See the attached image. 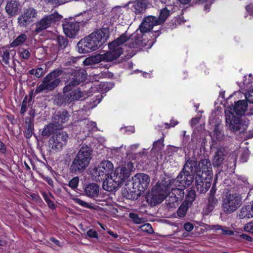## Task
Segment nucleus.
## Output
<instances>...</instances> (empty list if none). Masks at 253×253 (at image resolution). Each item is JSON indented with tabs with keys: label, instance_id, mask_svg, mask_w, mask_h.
<instances>
[{
	"label": "nucleus",
	"instance_id": "nucleus-7",
	"mask_svg": "<svg viewBox=\"0 0 253 253\" xmlns=\"http://www.w3.org/2000/svg\"><path fill=\"white\" fill-rule=\"evenodd\" d=\"M68 134L63 131H58L53 134L49 140V151L56 153L61 151L68 141Z\"/></svg>",
	"mask_w": 253,
	"mask_h": 253
},
{
	"label": "nucleus",
	"instance_id": "nucleus-51",
	"mask_svg": "<svg viewBox=\"0 0 253 253\" xmlns=\"http://www.w3.org/2000/svg\"><path fill=\"white\" fill-rule=\"evenodd\" d=\"M79 182V178L78 177L76 176L73 178L69 183V186L71 187L72 189H76L78 185Z\"/></svg>",
	"mask_w": 253,
	"mask_h": 253
},
{
	"label": "nucleus",
	"instance_id": "nucleus-36",
	"mask_svg": "<svg viewBox=\"0 0 253 253\" xmlns=\"http://www.w3.org/2000/svg\"><path fill=\"white\" fill-rule=\"evenodd\" d=\"M171 14V11L169 10L167 7H165L161 10L160 15L158 18L159 23L161 24L163 23Z\"/></svg>",
	"mask_w": 253,
	"mask_h": 253
},
{
	"label": "nucleus",
	"instance_id": "nucleus-19",
	"mask_svg": "<svg viewBox=\"0 0 253 253\" xmlns=\"http://www.w3.org/2000/svg\"><path fill=\"white\" fill-rule=\"evenodd\" d=\"M158 18L154 16H148L145 17L139 26L141 33L150 31L155 26L160 25Z\"/></svg>",
	"mask_w": 253,
	"mask_h": 253
},
{
	"label": "nucleus",
	"instance_id": "nucleus-3",
	"mask_svg": "<svg viewBox=\"0 0 253 253\" xmlns=\"http://www.w3.org/2000/svg\"><path fill=\"white\" fill-rule=\"evenodd\" d=\"M92 151L87 146H83L73 159L70 170L72 173H80L88 166L91 159Z\"/></svg>",
	"mask_w": 253,
	"mask_h": 253
},
{
	"label": "nucleus",
	"instance_id": "nucleus-56",
	"mask_svg": "<svg viewBox=\"0 0 253 253\" xmlns=\"http://www.w3.org/2000/svg\"><path fill=\"white\" fill-rule=\"evenodd\" d=\"M87 235L90 238H97L98 237L97 232L93 229H89L87 232Z\"/></svg>",
	"mask_w": 253,
	"mask_h": 253
},
{
	"label": "nucleus",
	"instance_id": "nucleus-47",
	"mask_svg": "<svg viewBox=\"0 0 253 253\" xmlns=\"http://www.w3.org/2000/svg\"><path fill=\"white\" fill-rule=\"evenodd\" d=\"M141 230L144 232L152 234L154 231L150 223H146L140 227Z\"/></svg>",
	"mask_w": 253,
	"mask_h": 253
},
{
	"label": "nucleus",
	"instance_id": "nucleus-33",
	"mask_svg": "<svg viewBox=\"0 0 253 253\" xmlns=\"http://www.w3.org/2000/svg\"><path fill=\"white\" fill-rule=\"evenodd\" d=\"M60 128L57 125L52 121V123L46 126L42 132V134L43 136H49L52 133H55L54 131Z\"/></svg>",
	"mask_w": 253,
	"mask_h": 253
},
{
	"label": "nucleus",
	"instance_id": "nucleus-11",
	"mask_svg": "<svg viewBox=\"0 0 253 253\" xmlns=\"http://www.w3.org/2000/svg\"><path fill=\"white\" fill-rule=\"evenodd\" d=\"M38 15V11L33 7L25 9L17 19V23L20 27L25 28L34 22Z\"/></svg>",
	"mask_w": 253,
	"mask_h": 253
},
{
	"label": "nucleus",
	"instance_id": "nucleus-8",
	"mask_svg": "<svg viewBox=\"0 0 253 253\" xmlns=\"http://www.w3.org/2000/svg\"><path fill=\"white\" fill-rule=\"evenodd\" d=\"M113 169V164L108 160H105L92 169L91 174L95 181H100L110 175Z\"/></svg>",
	"mask_w": 253,
	"mask_h": 253
},
{
	"label": "nucleus",
	"instance_id": "nucleus-42",
	"mask_svg": "<svg viewBox=\"0 0 253 253\" xmlns=\"http://www.w3.org/2000/svg\"><path fill=\"white\" fill-rule=\"evenodd\" d=\"M189 205L186 204V202H183L177 211V215L179 217H183L185 215Z\"/></svg>",
	"mask_w": 253,
	"mask_h": 253
},
{
	"label": "nucleus",
	"instance_id": "nucleus-4",
	"mask_svg": "<svg viewBox=\"0 0 253 253\" xmlns=\"http://www.w3.org/2000/svg\"><path fill=\"white\" fill-rule=\"evenodd\" d=\"M64 79L65 85L63 87V91L66 92L71 91L76 86L84 82L87 78L86 71L78 67L71 68L65 73Z\"/></svg>",
	"mask_w": 253,
	"mask_h": 253
},
{
	"label": "nucleus",
	"instance_id": "nucleus-17",
	"mask_svg": "<svg viewBox=\"0 0 253 253\" xmlns=\"http://www.w3.org/2000/svg\"><path fill=\"white\" fill-rule=\"evenodd\" d=\"M108 46L109 48V51L102 54H99L100 62H111L117 59L123 53V49H120L118 47H116L115 48L114 47L112 48V46H110L109 43Z\"/></svg>",
	"mask_w": 253,
	"mask_h": 253
},
{
	"label": "nucleus",
	"instance_id": "nucleus-15",
	"mask_svg": "<svg viewBox=\"0 0 253 253\" xmlns=\"http://www.w3.org/2000/svg\"><path fill=\"white\" fill-rule=\"evenodd\" d=\"M194 175L186 172H182V170L174 179H172L169 182L170 187L172 185H176L177 183L184 187H186L191 185L193 182Z\"/></svg>",
	"mask_w": 253,
	"mask_h": 253
},
{
	"label": "nucleus",
	"instance_id": "nucleus-32",
	"mask_svg": "<svg viewBox=\"0 0 253 253\" xmlns=\"http://www.w3.org/2000/svg\"><path fill=\"white\" fill-rule=\"evenodd\" d=\"M170 185L169 183L166 187H168V191L169 189H171V191L170 192L171 195L174 196L179 201L182 200L185 194L184 190L181 188H173L172 187V185L170 187Z\"/></svg>",
	"mask_w": 253,
	"mask_h": 253
},
{
	"label": "nucleus",
	"instance_id": "nucleus-21",
	"mask_svg": "<svg viewBox=\"0 0 253 253\" xmlns=\"http://www.w3.org/2000/svg\"><path fill=\"white\" fill-rule=\"evenodd\" d=\"M110 176L116 181L120 186L129 177V172L126 168H118L111 174Z\"/></svg>",
	"mask_w": 253,
	"mask_h": 253
},
{
	"label": "nucleus",
	"instance_id": "nucleus-61",
	"mask_svg": "<svg viewBox=\"0 0 253 253\" xmlns=\"http://www.w3.org/2000/svg\"><path fill=\"white\" fill-rule=\"evenodd\" d=\"M51 198L48 201L46 202L47 204L48 205V207L51 210L55 209V206L54 202L51 200Z\"/></svg>",
	"mask_w": 253,
	"mask_h": 253
},
{
	"label": "nucleus",
	"instance_id": "nucleus-64",
	"mask_svg": "<svg viewBox=\"0 0 253 253\" xmlns=\"http://www.w3.org/2000/svg\"><path fill=\"white\" fill-rule=\"evenodd\" d=\"M200 119V118H192L191 121V126H194L196 125V124H197L199 123Z\"/></svg>",
	"mask_w": 253,
	"mask_h": 253
},
{
	"label": "nucleus",
	"instance_id": "nucleus-28",
	"mask_svg": "<svg viewBox=\"0 0 253 253\" xmlns=\"http://www.w3.org/2000/svg\"><path fill=\"white\" fill-rule=\"evenodd\" d=\"M149 2L147 0H137L134 2L133 7L136 14L144 12L147 7Z\"/></svg>",
	"mask_w": 253,
	"mask_h": 253
},
{
	"label": "nucleus",
	"instance_id": "nucleus-30",
	"mask_svg": "<svg viewBox=\"0 0 253 253\" xmlns=\"http://www.w3.org/2000/svg\"><path fill=\"white\" fill-rule=\"evenodd\" d=\"M249 205L243 206L238 213L240 219H249L253 217V212L252 211Z\"/></svg>",
	"mask_w": 253,
	"mask_h": 253
},
{
	"label": "nucleus",
	"instance_id": "nucleus-34",
	"mask_svg": "<svg viewBox=\"0 0 253 253\" xmlns=\"http://www.w3.org/2000/svg\"><path fill=\"white\" fill-rule=\"evenodd\" d=\"M100 62L99 54H97L86 58L83 61V64L84 66H88L97 64Z\"/></svg>",
	"mask_w": 253,
	"mask_h": 253
},
{
	"label": "nucleus",
	"instance_id": "nucleus-27",
	"mask_svg": "<svg viewBox=\"0 0 253 253\" xmlns=\"http://www.w3.org/2000/svg\"><path fill=\"white\" fill-rule=\"evenodd\" d=\"M248 108V104L246 100H240L235 102L233 109L236 114L243 115L245 114Z\"/></svg>",
	"mask_w": 253,
	"mask_h": 253
},
{
	"label": "nucleus",
	"instance_id": "nucleus-57",
	"mask_svg": "<svg viewBox=\"0 0 253 253\" xmlns=\"http://www.w3.org/2000/svg\"><path fill=\"white\" fill-rule=\"evenodd\" d=\"M183 228L186 231L190 232L193 229L194 226L192 223L190 222H187L184 224Z\"/></svg>",
	"mask_w": 253,
	"mask_h": 253
},
{
	"label": "nucleus",
	"instance_id": "nucleus-35",
	"mask_svg": "<svg viewBox=\"0 0 253 253\" xmlns=\"http://www.w3.org/2000/svg\"><path fill=\"white\" fill-rule=\"evenodd\" d=\"M244 85V88L248 90V92L246 94V98L248 101L251 103H253V89H249L250 88V84L247 83L246 81L243 82Z\"/></svg>",
	"mask_w": 253,
	"mask_h": 253
},
{
	"label": "nucleus",
	"instance_id": "nucleus-23",
	"mask_svg": "<svg viewBox=\"0 0 253 253\" xmlns=\"http://www.w3.org/2000/svg\"><path fill=\"white\" fill-rule=\"evenodd\" d=\"M99 191L100 187L96 183H89L84 188L85 195L90 198L97 197L99 194Z\"/></svg>",
	"mask_w": 253,
	"mask_h": 253
},
{
	"label": "nucleus",
	"instance_id": "nucleus-12",
	"mask_svg": "<svg viewBox=\"0 0 253 253\" xmlns=\"http://www.w3.org/2000/svg\"><path fill=\"white\" fill-rule=\"evenodd\" d=\"M132 192H136L137 190L140 192H144L148 187L150 178L148 175L144 173H137L132 177Z\"/></svg>",
	"mask_w": 253,
	"mask_h": 253
},
{
	"label": "nucleus",
	"instance_id": "nucleus-9",
	"mask_svg": "<svg viewBox=\"0 0 253 253\" xmlns=\"http://www.w3.org/2000/svg\"><path fill=\"white\" fill-rule=\"evenodd\" d=\"M168 192V187L156 184L154 187L151 192L147 196V202L151 206H155L161 203L166 197Z\"/></svg>",
	"mask_w": 253,
	"mask_h": 253
},
{
	"label": "nucleus",
	"instance_id": "nucleus-62",
	"mask_svg": "<svg viewBox=\"0 0 253 253\" xmlns=\"http://www.w3.org/2000/svg\"><path fill=\"white\" fill-rule=\"evenodd\" d=\"M246 10L251 15H253V3L247 5Z\"/></svg>",
	"mask_w": 253,
	"mask_h": 253
},
{
	"label": "nucleus",
	"instance_id": "nucleus-18",
	"mask_svg": "<svg viewBox=\"0 0 253 253\" xmlns=\"http://www.w3.org/2000/svg\"><path fill=\"white\" fill-rule=\"evenodd\" d=\"M211 179L199 174L196 175L195 180L197 191L200 193H206L211 186Z\"/></svg>",
	"mask_w": 253,
	"mask_h": 253
},
{
	"label": "nucleus",
	"instance_id": "nucleus-20",
	"mask_svg": "<svg viewBox=\"0 0 253 253\" xmlns=\"http://www.w3.org/2000/svg\"><path fill=\"white\" fill-rule=\"evenodd\" d=\"M198 174L201 175L205 174L208 178H212L213 175L212 166L210 161L208 159L201 160L198 163Z\"/></svg>",
	"mask_w": 253,
	"mask_h": 253
},
{
	"label": "nucleus",
	"instance_id": "nucleus-59",
	"mask_svg": "<svg viewBox=\"0 0 253 253\" xmlns=\"http://www.w3.org/2000/svg\"><path fill=\"white\" fill-rule=\"evenodd\" d=\"M124 168H126V170L127 171V172H129V176L130 174L131 171L132 170V169H133V163L132 162H129L127 164L126 167H125Z\"/></svg>",
	"mask_w": 253,
	"mask_h": 253
},
{
	"label": "nucleus",
	"instance_id": "nucleus-38",
	"mask_svg": "<svg viewBox=\"0 0 253 253\" xmlns=\"http://www.w3.org/2000/svg\"><path fill=\"white\" fill-rule=\"evenodd\" d=\"M27 39V36L25 34H21L19 35L11 43L12 47H16L19 46L24 43Z\"/></svg>",
	"mask_w": 253,
	"mask_h": 253
},
{
	"label": "nucleus",
	"instance_id": "nucleus-37",
	"mask_svg": "<svg viewBox=\"0 0 253 253\" xmlns=\"http://www.w3.org/2000/svg\"><path fill=\"white\" fill-rule=\"evenodd\" d=\"M166 198H167L166 203L169 208L176 207L178 202L179 201L174 196L171 195L170 192L167 195Z\"/></svg>",
	"mask_w": 253,
	"mask_h": 253
},
{
	"label": "nucleus",
	"instance_id": "nucleus-6",
	"mask_svg": "<svg viewBox=\"0 0 253 253\" xmlns=\"http://www.w3.org/2000/svg\"><path fill=\"white\" fill-rule=\"evenodd\" d=\"M63 73L61 70H55L48 73L42 81L41 84L36 88V93H40L44 90L51 91L55 88L61 82L59 78Z\"/></svg>",
	"mask_w": 253,
	"mask_h": 253
},
{
	"label": "nucleus",
	"instance_id": "nucleus-16",
	"mask_svg": "<svg viewBox=\"0 0 253 253\" xmlns=\"http://www.w3.org/2000/svg\"><path fill=\"white\" fill-rule=\"evenodd\" d=\"M58 15L52 14L43 17L36 23V30L37 33H39L50 27L51 25L58 20Z\"/></svg>",
	"mask_w": 253,
	"mask_h": 253
},
{
	"label": "nucleus",
	"instance_id": "nucleus-54",
	"mask_svg": "<svg viewBox=\"0 0 253 253\" xmlns=\"http://www.w3.org/2000/svg\"><path fill=\"white\" fill-rule=\"evenodd\" d=\"M244 230L248 232L253 233V222L246 224L244 227Z\"/></svg>",
	"mask_w": 253,
	"mask_h": 253
},
{
	"label": "nucleus",
	"instance_id": "nucleus-14",
	"mask_svg": "<svg viewBox=\"0 0 253 253\" xmlns=\"http://www.w3.org/2000/svg\"><path fill=\"white\" fill-rule=\"evenodd\" d=\"M62 27L64 34L70 38L75 37L80 30L79 23L74 19L65 21L62 24Z\"/></svg>",
	"mask_w": 253,
	"mask_h": 253
},
{
	"label": "nucleus",
	"instance_id": "nucleus-5",
	"mask_svg": "<svg viewBox=\"0 0 253 253\" xmlns=\"http://www.w3.org/2000/svg\"><path fill=\"white\" fill-rule=\"evenodd\" d=\"M226 126L235 133L245 132L247 127V124L239 117H236L232 112V108H227L225 110Z\"/></svg>",
	"mask_w": 253,
	"mask_h": 253
},
{
	"label": "nucleus",
	"instance_id": "nucleus-52",
	"mask_svg": "<svg viewBox=\"0 0 253 253\" xmlns=\"http://www.w3.org/2000/svg\"><path fill=\"white\" fill-rule=\"evenodd\" d=\"M29 124H28L26 131L25 132V136L27 138H30L32 135V129L33 127L31 124L30 119H29Z\"/></svg>",
	"mask_w": 253,
	"mask_h": 253
},
{
	"label": "nucleus",
	"instance_id": "nucleus-44",
	"mask_svg": "<svg viewBox=\"0 0 253 253\" xmlns=\"http://www.w3.org/2000/svg\"><path fill=\"white\" fill-rule=\"evenodd\" d=\"M129 217L131 219L133 222L135 224H141L144 222V219L140 217L137 214L130 212L129 214Z\"/></svg>",
	"mask_w": 253,
	"mask_h": 253
},
{
	"label": "nucleus",
	"instance_id": "nucleus-1",
	"mask_svg": "<svg viewBox=\"0 0 253 253\" xmlns=\"http://www.w3.org/2000/svg\"><path fill=\"white\" fill-rule=\"evenodd\" d=\"M109 37V32L108 29L97 30L78 42V51L80 53H88L95 51L107 42Z\"/></svg>",
	"mask_w": 253,
	"mask_h": 253
},
{
	"label": "nucleus",
	"instance_id": "nucleus-31",
	"mask_svg": "<svg viewBox=\"0 0 253 253\" xmlns=\"http://www.w3.org/2000/svg\"><path fill=\"white\" fill-rule=\"evenodd\" d=\"M224 160V152L223 149L218 150L214 156L212 164L214 167H219Z\"/></svg>",
	"mask_w": 253,
	"mask_h": 253
},
{
	"label": "nucleus",
	"instance_id": "nucleus-48",
	"mask_svg": "<svg viewBox=\"0 0 253 253\" xmlns=\"http://www.w3.org/2000/svg\"><path fill=\"white\" fill-rule=\"evenodd\" d=\"M18 53L20 56L24 59H28L31 55V53L28 50L23 48L19 50Z\"/></svg>",
	"mask_w": 253,
	"mask_h": 253
},
{
	"label": "nucleus",
	"instance_id": "nucleus-50",
	"mask_svg": "<svg viewBox=\"0 0 253 253\" xmlns=\"http://www.w3.org/2000/svg\"><path fill=\"white\" fill-rule=\"evenodd\" d=\"M73 200L74 201V202L76 203L79 204V205H80L83 207L86 208L88 209H93V207L92 206L89 205L88 203L85 202L81 200L79 198H75L73 199Z\"/></svg>",
	"mask_w": 253,
	"mask_h": 253
},
{
	"label": "nucleus",
	"instance_id": "nucleus-45",
	"mask_svg": "<svg viewBox=\"0 0 253 253\" xmlns=\"http://www.w3.org/2000/svg\"><path fill=\"white\" fill-rule=\"evenodd\" d=\"M31 75H35L37 78H40L44 74V71L42 68H38L37 69H32L30 70Z\"/></svg>",
	"mask_w": 253,
	"mask_h": 253
},
{
	"label": "nucleus",
	"instance_id": "nucleus-25",
	"mask_svg": "<svg viewBox=\"0 0 253 253\" xmlns=\"http://www.w3.org/2000/svg\"><path fill=\"white\" fill-rule=\"evenodd\" d=\"M120 186L110 175L106 177L103 181L102 187L104 190L107 191H113L119 188Z\"/></svg>",
	"mask_w": 253,
	"mask_h": 253
},
{
	"label": "nucleus",
	"instance_id": "nucleus-55",
	"mask_svg": "<svg viewBox=\"0 0 253 253\" xmlns=\"http://www.w3.org/2000/svg\"><path fill=\"white\" fill-rule=\"evenodd\" d=\"M249 154L248 150L245 151L242 154L240 158V161L245 163L246 162L248 159Z\"/></svg>",
	"mask_w": 253,
	"mask_h": 253
},
{
	"label": "nucleus",
	"instance_id": "nucleus-24",
	"mask_svg": "<svg viewBox=\"0 0 253 253\" xmlns=\"http://www.w3.org/2000/svg\"><path fill=\"white\" fill-rule=\"evenodd\" d=\"M69 116L70 115L66 110H63L58 112L57 114L55 115L53 117L52 121L61 128L62 125L68 121Z\"/></svg>",
	"mask_w": 253,
	"mask_h": 253
},
{
	"label": "nucleus",
	"instance_id": "nucleus-43",
	"mask_svg": "<svg viewBox=\"0 0 253 253\" xmlns=\"http://www.w3.org/2000/svg\"><path fill=\"white\" fill-rule=\"evenodd\" d=\"M57 42L58 46L62 49L66 48L68 44V40L62 36H58L57 37Z\"/></svg>",
	"mask_w": 253,
	"mask_h": 253
},
{
	"label": "nucleus",
	"instance_id": "nucleus-40",
	"mask_svg": "<svg viewBox=\"0 0 253 253\" xmlns=\"http://www.w3.org/2000/svg\"><path fill=\"white\" fill-rule=\"evenodd\" d=\"M211 229L215 230H221V234L223 235H232L233 234V232L228 229L227 227L219 225H212Z\"/></svg>",
	"mask_w": 253,
	"mask_h": 253
},
{
	"label": "nucleus",
	"instance_id": "nucleus-39",
	"mask_svg": "<svg viewBox=\"0 0 253 253\" xmlns=\"http://www.w3.org/2000/svg\"><path fill=\"white\" fill-rule=\"evenodd\" d=\"M196 198V193L194 190H188V193L186 195L185 200L183 202H186V204L191 206L192 203Z\"/></svg>",
	"mask_w": 253,
	"mask_h": 253
},
{
	"label": "nucleus",
	"instance_id": "nucleus-26",
	"mask_svg": "<svg viewBox=\"0 0 253 253\" xmlns=\"http://www.w3.org/2000/svg\"><path fill=\"white\" fill-rule=\"evenodd\" d=\"M131 35L128 34L126 32L121 35L118 38H117L116 40L112 42L109 43L110 46L112 47H114L116 48V47L120 48V49H123L121 46V45L127 42H128V40Z\"/></svg>",
	"mask_w": 253,
	"mask_h": 253
},
{
	"label": "nucleus",
	"instance_id": "nucleus-49",
	"mask_svg": "<svg viewBox=\"0 0 253 253\" xmlns=\"http://www.w3.org/2000/svg\"><path fill=\"white\" fill-rule=\"evenodd\" d=\"M106 3V0H97L95 2L96 9L99 10L100 12H102Z\"/></svg>",
	"mask_w": 253,
	"mask_h": 253
},
{
	"label": "nucleus",
	"instance_id": "nucleus-22",
	"mask_svg": "<svg viewBox=\"0 0 253 253\" xmlns=\"http://www.w3.org/2000/svg\"><path fill=\"white\" fill-rule=\"evenodd\" d=\"M199 169L198 164L196 159L195 157H190L186 159L185 163L182 169V172H186L189 173L193 175L196 173L197 175L198 170Z\"/></svg>",
	"mask_w": 253,
	"mask_h": 253
},
{
	"label": "nucleus",
	"instance_id": "nucleus-58",
	"mask_svg": "<svg viewBox=\"0 0 253 253\" xmlns=\"http://www.w3.org/2000/svg\"><path fill=\"white\" fill-rule=\"evenodd\" d=\"M26 98H25L22 102L21 110H20V113L21 114H24L27 110V102L26 100Z\"/></svg>",
	"mask_w": 253,
	"mask_h": 253
},
{
	"label": "nucleus",
	"instance_id": "nucleus-41",
	"mask_svg": "<svg viewBox=\"0 0 253 253\" xmlns=\"http://www.w3.org/2000/svg\"><path fill=\"white\" fill-rule=\"evenodd\" d=\"M218 201L215 197H209L207 209L208 211V212H210L213 211Z\"/></svg>",
	"mask_w": 253,
	"mask_h": 253
},
{
	"label": "nucleus",
	"instance_id": "nucleus-60",
	"mask_svg": "<svg viewBox=\"0 0 253 253\" xmlns=\"http://www.w3.org/2000/svg\"><path fill=\"white\" fill-rule=\"evenodd\" d=\"M42 195L46 202L48 201L49 200H50L51 198H53L51 194H48L45 192H43Z\"/></svg>",
	"mask_w": 253,
	"mask_h": 253
},
{
	"label": "nucleus",
	"instance_id": "nucleus-10",
	"mask_svg": "<svg viewBox=\"0 0 253 253\" xmlns=\"http://www.w3.org/2000/svg\"><path fill=\"white\" fill-rule=\"evenodd\" d=\"M63 93L64 102L68 104L84 100L90 95L88 92L82 90L80 87L66 92L63 90Z\"/></svg>",
	"mask_w": 253,
	"mask_h": 253
},
{
	"label": "nucleus",
	"instance_id": "nucleus-63",
	"mask_svg": "<svg viewBox=\"0 0 253 253\" xmlns=\"http://www.w3.org/2000/svg\"><path fill=\"white\" fill-rule=\"evenodd\" d=\"M77 60V58H74V57H71L70 59H69V60L67 62L65 63V65H73V64L76 63Z\"/></svg>",
	"mask_w": 253,
	"mask_h": 253
},
{
	"label": "nucleus",
	"instance_id": "nucleus-53",
	"mask_svg": "<svg viewBox=\"0 0 253 253\" xmlns=\"http://www.w3.org/2000/svg\"><path fill=\"white\" fill-rule=\"evenodd\" d=\"M2 58L3 62L6 64H9V60L10 59V54L8 51L5 50L3 51L2 55Z\"/></svg>",
	"mask_w": 253,
	"mask_h": 253
},
{
	"label": "nucleus",
	"instance_id": "nucleus-2",
	"mask_svg": "<svg viewBox=\"0 0 253 253\" xmlns=\"http://www.w3.org/2000/svg\"><path fill=\"white\" fill-rule=\"evenodd\" d=\"M248 183H245L244 186L238 187V193L227 194L222 203L223 211L227 214H230L236 211L242 204L243 195L248 193L250 188L248 186Z\"/></svg>",
	"mask_w": 253,
	"mask_h": 253
},
{
	"label": "nucleus",
	"instance_id": "nucleus-46",
	"mask_svg": "<svg viewBox=\"0 0 253 253\" xmlns=\"http://www.w3.org/2000/svg\"><path fill=\"white\" fill-rule=\"evenodd\" d=\"M163 139H160L154 142L153 149L154 150L160 151L164 147Z\"/></svg>",
	"mask_w": 253,
	"mask_h": 253
},
{
	"label": "nucleus",
	"instance_id": "nucleus-13",
	"mask_svg": "<svg viewBox=\"0 0 253 253\" xmlns=\"http://www.w3.org/2000/svg\"><path fill=\"white\" fill-rule=\"evenodd\" d=\"M146 45V42L142 39L141 34H138L137 33L132 34L128 42L125 46L128 48L126 49L127 52L132 51L133 54H135L136 52Z\"/></svg>",
	"mask_w": 253,
	"mask_h": 253
},
{
	"label": "nucleus",
	"instance_id": "nucleus-29",
	"mask_svg": "<svg viewBox=\"0 0 253 253\" xmlns=\"http://www.w3.org/2000/svg\"><path fill=\"white\" fill-rule=\"evenodd\" d=\"M19 3L14 0H11L7 2L5 10L8 15L13 16L15 15L19 9Z\"/></svg>",
	"mask_w": 253,
	"mask_h": 253
}]
</instances>
